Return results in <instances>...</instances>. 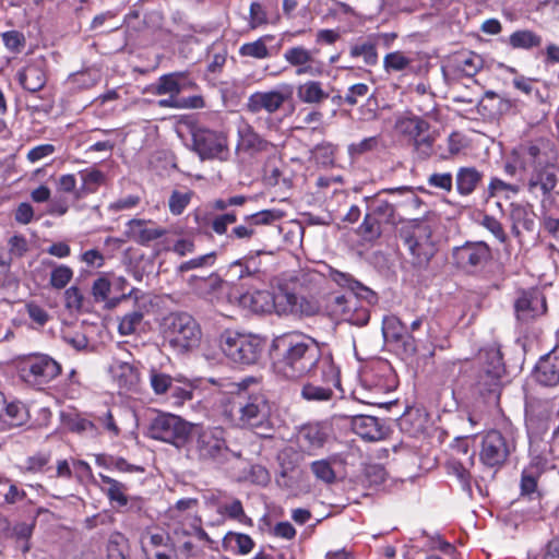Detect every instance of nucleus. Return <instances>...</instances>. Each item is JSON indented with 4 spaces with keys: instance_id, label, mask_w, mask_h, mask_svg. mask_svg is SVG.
Here are the masks:
<instances>
[{
    "instance_id": "f257e3e1",
    "label": "nucleus",
    "mask_w": 559,
    "mask_h": 559,
    "mask_svg": "<svg viewBox=\"0 0 559 559\" xmlns=\"http://www.w3.org/2000/svg\"><path fill=\"white\" fill-rule=\"evenodd\" d=\"M273 367L277 374L288 380H298L334 364L331 353H324L311 336L290 331L277 335L271 344Z\"/></svg>"
},
{
    "instance_id": "f03ea898",
    "label": "nucleus",
    "mask_w": 559,
    "mask_h": 559,
    "mask_svg": "<svg viewBox=\"0 0 559 559\" xmlns=\"http://www.w3.org/2000/svg\"><path fill=\"white\" fill-rule=\"evenodd\" d=\"M225 412L236 426L250 429L262 438L273 437L271 405L264 393H239L228 403Z\"/></svg>"
},
{
    "instance_id": "7ed1b4c3",
    "label": "nucleus",
    "mask_w": 559,
    "mask_h": 559,
    "mask_svg": "<svg viewBox=\"0 0 559 559\" xmlns=\"http://www.w3.org/2000/svg\"><path fill=\"white\" fill-rule=\"evenodd\" d=\"M558 148L548 135H531L521 140L510 152L503 171L515 177L520 171L558 165Z\"/></svg>"
},
{
    "instance_id": "20e7f679",
    "label": "nucleus",
    "mask_w": 559,
    "mask_h": 559,
    "mask_svg": "<svg viewBox=\"0 0 559 559\" xmlns=\"http://www.w3.org/2000/svg\"><path fill=\"white\" fill-rule=\"evenodd\" d=\"M190 439L193 442L194 450L200 461L223 465L230 460L241 457L240 452H236L228 447L226 430L223 427H202L193 425Z\"/></svg>"
},
{
    "instance_id": "39448f33",
    "label": "nucleus",
    "mask_w": 559,
    "mask_h": 559,
    "mask_svg": "<svg viewBox=\"0 0 559 559\" xmlns=\"http://www.w3.org/2000/svg\"><path fill=\"white\" fill-rule=\"evenodd\" d=\"M433 223L429 218H416L401 222L399 237L407 247L413 263L424 266L429 263L437 252L432 241Z\"/></svg>"
},
{
    "instance_id": "423d86ee",
    "label": "nucleus",
    "mask_w": 559,
    "mask_h": 559,
    "mask_svg": "<svg viewBox=\"0 0 559 559\" xmlns=\"http://www.w3.org/2000/svg\"><path fill=\"white\" fill-rule=\"evenodd\" d=\"M219 347L231 362L238 366H252L260 360L264 342L253 334L226 330L221 334Z\"/></svg>"
},
{
    "instance_id": "0eeeda50",
    "label": "nucleus",
    "mask_w": 559,
    "mask_h": 559,
    "mask_svg": "<svg viewBox=\"0 0 559 559\" xmlns=\"http://www.w3.org/2000/svg\"><path fill=\"white\" fill-rule=\"evenodd\" d=\"M163 336L175 350L186 353L199 345L202 332L191 314L171 312L164 318Z\"/></svg>"
},
{
    "instance_id": "6e6552de",
    "label": "nucleus",
    "mask_w": 559,
    "mask_h": 559,
    "mask_svg": "<svg viewBox=\"0 0 559 559\" xmlns=\"http://www.w3.org/2000/svg\"><path fill=\"white\" fill-rule=\"evenodd\" d=\"M62 365L45 353H31L17 359L20 378L28 385L44 389L62 373Z\"/></svg>"
},
{
    "instance_id": "1a4fd4ad",
    "label": "nucleus",
    "mask_w": 559,
    "mask_h": 559,
    "mask_svg": "<svg viewBox=\"0 0 559 559\" xmlns=\"http://www.w3.org/2000/svg\"><path fill=\"white\" fill-rule=\"evenodd\" d=\"M394 129L407 141L420 159H428L433 154L437 133L431 131L430 123L418 116L399 117Z\"/></svg>"
},
{
    "instance_id": "9d476101",
    "label": "nucleus",
    "mask_w": 559,
    "mask_h": 559,
    "mask_svg": "<svg viewBox=\"0 0 559 559\" xmlns=\"http://www.w3.org/2000/svg\"><path fill=\"white\" fill-rule=\"evenodd\" d=\"M193 431V424L170 413H158L147 426L146 436L180 449L187 444Z\"/></svg>"
},
{
    "instance_id": "9b49d317",
    "label": "nucleus",
    "mask_w": 559,
    "mask_h": 559,
    "mask_svg": "<svg viewBox=\"0 0 559 559\" xmlns=\"http://www.w3.org/2000/svg\"><path fill=\"white\" fill-rule=\"evenodd\" d=\"M300 396L308 402H328L334 395V389H341V370L336 364L323 365L316 372L307 374Z\"/></svg>"
},
{
    "instance_id": "f8f14e48",
    "label": "nucleus",
    "mask_w": 559,
    "mask_h": 559,
    "mask_svg": "<svg viewBox=\"0 0 559 559\" xmlns=\"http://www.w3.org/2000/svg\"><path fill=\"white\" fill-rule=\"evenodd\" d=\"M453 265L468 275L483 273L492 261V250L485 241H465L452 249Z\"/></svg>"
},
{
    "instance_id": "ddd939ff",
    "label": "nucleus",
    "mask_w": 559,
    "mask_h": 559,
    "mask_svg": "<svg viewBox=\"0 0 559 559\" xmlns=\"http://www.w3.org/2000/svg\"><path fill=\"white\" fill-rule=\"evenodd\" d=\"M192 150L202 159L225 162L229 158L228 136L225 132L207 128L192 131Z\"/></svg>"
},
{
    "instance_id": "4468645a",
    "label": "nucleus",
    "mask_w": 559,
    "mask_h": 559,
    "mask_svg": "<svg viewBox=\"0 0 559 559\" xmlns=\"http://www.w3.org/2000/svg\"><path fill=\"white\" fill-rule=\"evenodd\" d=\"M514 449L513 442L499 430L491 429L481 437L478 459L485 467L498 471L506 464Z\"/></svg>"
},
{
    "instance_id": "2eb2a0df",
    "label": "nucleus",
    "mask_w": 559,
    "mask_h": 559,
    "mask_svg": "<svg viewBox=\"0 0 559 559\" xmlns=\"http://www.w3.org/2000/svg\"><path fill=\"white\" fill-rule=\"evenodd\" d=\"M216 210L210 207L200 206L192 211L190 214L195 223V233L199 235L223 236L227 234L228 226L237 222V213L229 211L225 213H215Z\"/></svg>"
},
{
    "instance_id": "dca6fc26",
    "label": "nucleus",
    "mask_w": 559,
    "mask_h": 559,
    "mask_svg": "<svg viewBox=\"0 0 559 559\" xmlns=\"http://www.w3.org/2000/svg\"><path fill=\"white\" fill-rule=\"evenodd\" d=\"M318 304L310 298L299 296L288 284H281L275 290V312L280 316L295 314L311 317L318 313Z\"/></svg>"
},
{
    "instance_id": "f3484780",
    "label": "nucleus",
    "mask_w": 559,
    "mask_h": 559,
    "mask_svg": "<svg viewBox=\"0 0 559 559\" xmlns=\"http://www.w3.org/2000/svg\"><path fill=\"white\" fill-rule=\"evenodd\" d=\"M513 309L519 321H533L546 314L548 310L546 296L538 287L519 289L513 302Z\"/></svg>"
},
{
    "instance_id": "a211bd4d",
    "label": "nucleus",
    "mask_w": 559,
    "mask_h": 559,
    "mask_svg": "<svg viewBox=\"0 0 559 559\" xmlns=\"http://www.w3.org/2000/svg\"><path fill=\"white\" fill-rule=\"evenodd\" d=\"M382 333L386 343L393 345L396 350L406 357H413L418 350L417 340L407 331L402 320L390 314L383 318Z\"/></svg>"
},
{
    "instance_id": "6ab92c4d",
    "label": "nucleus",
    "mask_w": 559,
    "mask_h": 559,
    "mask_svg": "<svg viewBox=\"0 0 559 559\" xmlns=\"http://www.w3.org/2000/svg\"><path fill=\"white\" fill-rule=\"evenodd\" d=\"M282 217L283 212L275 209L247 214L243 216L242 223L233 227L227 237L231 240L250 241L255 237L259 227L271 226Z\"/></svg>"
},
{
    "instance_id": "aec40b11",
    "label": "nucleus",
    "mask_w": 559,
    "mask_h": 559,
    "mask_svg": "<svg viewBox=\"0 0 559 559\" xmlns=\"http://www.w3.org/2000/svg\"><path fill=\"white\" fill-rule=\"evenodd\" d=\"M556 168L557 166H544L520 171L518 175L522 177L523 187L530 194L546 199L551 195L558 183Z\"/></svg>"
},
{
    "instance_id": "412c9836",
    "label": "nucleus",
    "mask_w": 559,
    "mask_h": 559,
    "mask_svg": "<svg viewBox=\"0 0 559 559\" xmlns=\"http://www.w3.org/2000/svg\"><path fill=\"white\" fill-rule=\"evenodd\" d=\"M195 88H198V84L188 71H175L160 75L155 83L146 87V92L156 96L179 97L181 92Z\"/></svg>"
},
{
    "instance_id": "4be33fe9",
    "label": "nucleus",
    "mask_w": 559,
    "mask_h": 559,
    "mask_svg": "<svg viewBox=\"0 0 559 559\" xmlns=\"http://www.w3.org/2000/svg\"><path fill=\"white\" fill-rule=\"evenodd\" d=\"M141 547L146 559H173L175 546L168 533L147 530L141 536Z\"/></svg>"
},
{
    "instance_id": "5701e85b",
    "label": "nucleus",
    "mask_w": 559,
    "mask_h": 559,
    "mask_svg": "<svg viewBox=\"0 0 559 559\" xmlns=\"http://www.w3.org/2000/svg\"><path fill=\"white\" fill-rule=\"evenodd\" d=\"M285 61L296 68L297 75L319 76L323 73V63L316 60L311 50L304 46H294L285 50Z\"/></svg>"
},
{
    "instance_id": "b1692460",
    "label": "nucleus",
    "mask_w": 559,
    "mask_h": 559,
    "mask_svg": "<svg viewBox=\"0 0 559 559\" xmlns=\"http://www.w3.org/2000/svg\"><path fill=\"white\" fill-rule=\"evenodd\" d=\"M328 269V277L338 287L347 289L350 294H355L361 297L368 306L374 305L378 301L377 294L365 286L361 282L356 280L350 273L342 272L329 264H325Z\"/></svg>"
},
{
    "instance_id": "393cba45",
    "label": "nucleus",
    "mask_w": 559,
    "mask_h": 559,
    "mask_svg": "<svg viewBox=\"0 0 559 559\" xmlns=\"http://www.w3.org/2000/svg\"><path fill=\"white\" fill-rule=\"evenodd\" d=\"M148 224L154 223L142 218H132L126 224L124 236L140 246L147 247L152 241L167 234L166 228L148 227Z\"/></svg>"
},
{
    "instance_id": "a878e982",
    "label": "nucleus",
    "mask_w": 559,
    "mask_h": 559,
    "mask_svg": "<svg viewBox=\"0 0 559 559\" xmlns=\"http://www.w3.org/2000/svg\"><path fill=\"white\" fill-rule=\"evenodd\" d=\"M448 67L456 76H475L484 67L483 58L471 50H461L453 53Z\"/></svg>"
},
{
    "instance_id": "bb28decb",
    "label": "nucleus",
    "mask_w": 559,
    "mask_h": 559,
    "mask_svg": "<svg viewBox=\"0 0 559 559\" xmlns=\"http://www.w3.org/2000/svg\"><path fill=\"white\" fill-rule=\"evenodd\" d=\"M533 377L544 386H555L559 383V348L544 355L536 364Z\"/></svg>"
},
{
    "instance_id": "cd10ccee",
    "label": "nucleus",
    "mask_w": 559,
    "mask_h": 559,
    "mask_svg": "<svg viewBox=\"0 0 559 559\" xmlns=\"http://www.w3.org/2000/svg\"><path fill=\"white\" fill-rule=\"evenodd\" d=\"M286 98V95L280 91L255 92L249 96L247 108L252 114L261 110L273 114L284 105Z\"/></svg>"
},
{
    "instance_id": "c85d7f7f",
    "label": "nucleus",
    "mask_w": 559,
    "mask_h": 559,
    "mask_svg": "<svg viewBox=\"0 0 559 559\" xmlns=\"http://www.w3.org/2000/svg\"><path fill=\"white\" fill-rule=\"evenodd\" d=\"M536 213L530 204L511 203L510 219L512 222V233L519 237L522 231L532 233L536 227Z\"/></svg>"
},
{
    "instance_id": "c756f323",
    "label": "nucleus",
    "mask_w": 559,
    "mask_h": 559,
    "mask_svg": "<svg viewBox=\"0 0 559 559\" xmlns=\"http://www.w3.org/2000/svg\"><path fill=\"white\" fill-rule=\"evenodd\" d=\"M17 81L27 92L36 93L43 90L47 82L43 62L34 61L26 64L17 72Z\"/></svg>"
},
{
    "instance_id": "7c9ffc66",
    "label": "nucleus",
    "mask_w": 559,
    "mask_h": 559,
    "mask_svg": "<svg viewBox=\"0 0 559 559\" xmlns=\"http://www.w3.org/2000/svg\"><path fill=\"white\" fill-rule=\"evenodd\" d=\"M99 489L114 508H124L129 503L128 486L108 475L98 474Z\"/></svg>"
},
{
    "instance_id": "2f4dec72",
    "label": "nucleus",
    "mask_w": 559,
    "mask_h": 559,
    "mask_svg": "<svg viewBox=\"0 0 559 559\" xmlns=\"http://www.w3.org/2000/svg\"><path fill=\"white\" fill-rule=\"evenodd\" d=\"M111 370L120 391L124 393H135L139 391L141 376L136 366L130 362H118Z\"/></svg>"
},
{
    "instance_id": "473e14b6",
    "label": "nucleus",
    "mask_w": 559,
    "mask_h": 559,
    "mask_svg": "<svg viewBox=\"0 0 559 559\" xmlns=\"http://www.w3.org/2000/svg\"><path fill=\"white\" fill-rule=\"evenodd\" d=\"M326 437V432L320 424H306L298 431L297 442L302 451L311 453L324 445Z\"/></svg>"
},
{
    "instance_id": "72a5a7b5",
    "label": "nucleus",
    "mask_w": 559,
    "mask_h": 559,
    "mask_svg": "<svg viewBox=\"0 0 559 559\" xmlns=\"http://www.w3.org/2000/svg\"><path fill=\"white\" fill-rule=\"evenodd\" d=\"M484 174L476 167H460L455 176L456 191L462 197L471 195L481 183Z\"/></svg>"
},
{
    "instance_id": "f704fd0d",
    "label": "nucleus",
    "mask_w": 559,
    "mask_h": 559,
    "mask_svg": "<svg viewBox=\"0 0 559 559\" xmlns=\"http://www.w3.org/2000/svg\"><path fill=\"white\" fill-rule=\"evenodd\" d=\"M61 420L63 426L72 433L93 437V431H96L95 425L92 423L91 413H80L76 411L62 413Z\"/></svg>"
},
{
    "instance_id": "c9c22d12",
    "label": "nucleus",
    "mask_w": 559,
    "mask_h": 559,
    "mask_svg": "<svg viewBox=\"0 0 559 559\" xmlns=\"http://www.w3.org/2000/svg\"><path fill=\"white\" fill-rule=\"evenodd\" d=\"M352 427L356 435L366 440L376 441L383 437L382 427L374 416H356L353 418Z\"/></svg>"
},
{
    "instance_id": "e433bc0d",
    "label": "nucleus",
    "mask_w": 559,
    "mask_h": 559,
    "mask_svg": "<svg viewBox=\"0 0 559 559\" xmlns=\"http://www.w3.org/2000/svg\"><path fill=\"white\" fill-rule=\"evenodd\" d=\"M91 417L92 423L96 428V431H93V437L106 433L110 438H118L121 435V429L118 426L115 415L110 408L91 413Z\"/></svg>"
},
{
    "instance_id": "4c0bfd02",
    "label": "nucleus",
    "mask_w": 559,
    "mask_h": 559,
    "mask_svg": "<svg viewBox=\"0 0 559 559\" xmlns=\"http://www.w3.org/2000/svg\"><path fill=\"white\" fill-rule=\"evenodd\" d=\"M82 179L81 187L75 191V199H84L88 194L96 193L105 185L106 176L97 168H90L80 171Z\"/></svg>"
},
{
    "instance_id": "58836bf2",
    "label": "nucleus",
    "mask_w": 559,
    "mask_h": 559,
    "mask_svg": "<svg viewBox=\"0 0 559 559\" xmlns=\"http://www.w3.org/2000/svg\"><path fill=\"white\" fill-rule=\"evenodd\" d=\"M194 390L195 388L191 382L175 379L165 395V402L175 408L182 407L187 402L192 401Z\"/></svg>"
},
{
    "instance_id": "ea45409f",
    "label": "nucleus",
    "mask_w": 559,
    "mask_h": 559,
    "mask_svg": "<svg viewBox=\"0 0 559 559\" xmlns=\"http://www.w3.org/2000/svg\"><path fill=\"white\" fill-rule=\"evenodd\" d=\"M222 546L226 551L243 556L253 550L255 543L248 534L229 531L223 537Z\"/></svg>"
},
{
    "instance_id": "a19ab883",
    "label": "nucleus",
    "mask_w": 559,
    "mask_h": 559,
    "mask_svg": "<svg viewBox=\"0 0 559 559\" xmlns=\"http://www.w3.org/2000/svg\"><path fill=\"white\" fill-rule=\"evenodd\" d=\"M238 148L245 152H263L267 147V141L264 140L250 124H243L238 130Z\"/></svg>"
},
{
    "instance_id": "79ce46f5",
    "label": "nucleus",
    "mask_w": 559,
    "mask_h": 559,
    "mask_svg": "<svg viewBox=\"0 0 559 559\" xmlns=\"http://www.w3.org/2000/svg\"><path fill=\"white\" fill-rule=\"evenodd\" d=\"M297 98L305 104L318 105L329 98V93L324 91L319 81H307L297 87Z\"/></svg>"
},
{
    "instance_id": "37998d69",
    "label": "nucleus",
    "mask_w": 559,
    "mask_h": 559,
    "mask_svg": "<svg viewBox=\"0 0 559 559\" xmlns=\"http://www.w3.org/2000/svg\"><path fill=\"white\" fill-rule=\"evenodd\" d=\"M444 466L447 474L457 480L461 489L468 496V498H473V476L469 469L466 468L461 461L454 457L448 460Z\"/></svg>"
},
{
    "instance_id": "c03bdc74",
    "label": "nucleus",
    "mask_w": 559,
    "mask_h": 559,
    "mask_svg": "<svg viewBox=\"0 0 559 559\" xmlns=\"http://www.w3.org/2000/svg\"><path fill=\"white\" fill-rule=\"evenodd\" d=\"M243 300L249 302L250 309L255 313H271L275 311V292L269 290H254L251 294H246Z\"/></svg>"
},
{
    "instance_id": "a18cd8bd",
    "label": "nucleus",
    "mask_w": 559,
    "mask_h": 559,
    "mask_svg": "<svg viewBox=\"0 0 559 559\" xmlns=\"http://www.w3.org/2000/svg\"><path fill=\"white\" fill-rule=\"evenodd\" d=\"M274 39V35L265 34L253 41L242 44L239 47L238 53L240 57H250L253 59L270 58L272 53L269 50L266 44L273 41Z\"/></svg>"
},
{
    "instance_id": "49530a36",
    "label": "nucleus",
    "mask_w": 559,
    "mask_h": 559,
    "mask_svg": "<svg viewBox=\"0 0 559 559\" xmlns=\"http://www.w3.org/2000/svg\"><path fill=\"white\" fill-rule=\"evenodd\" d=\"M543 38L532 29H518L513 32L508 39V44L513 49L531 50L542 46Z\"/></svg>"
},
{
    "instance_id": "de8ad7c7",
    "label": "nucleus",
    "mask_w": 559,
    "mask_h": 559,
    "mask_svg": "<svg viewBox=\"0 0 559 559\" xmlns=\"http://www.w3.org/2000/svg\"><path fill=\"white\" fill-rule=\"evenodd\" d=\"M193 519H201L198 513H178V518L166 512V525L176 537H189L188 525H194Z\"/></svg>"
},
{
    "instance_id": "09e8293b",
    "label": "nucleus",
    "mask_w": 559,
    "mask_h": 559,
    "mask_svg": "<svg viewBox=\"0 0 559 559\" xmlns=\"http://www.w3.org/2000/svg\"><path fill=\"white\" fill-rule=\"evenodd\" d=\"M369 211L379 221L380 225L385 229L388 226L397 224L396 212L394 206L382 199H374L369 206Z\"/></svg>"
},
{
    "instance_id": "8fccbe9b",
    "label": "nucleus",
    "mask_w": 559,
    "mask_h": 559,
    "mask_svg": "<svg viewBox=\"0 0 559 559\" xmlns=\"http://www.w3.org/2000/svg\"><path fill=\"white\" fill-rule=\"evenodd\" d=\"M223 283L222 277L216 272H212L206 277L191 275L188 280L189 286L201 295H210L219 290Z\"/></svg>"
},
{
    "instance_id": "3c124183",
    "label": "nucleus",
    "mask_w": 559,
    "mask_h": 559,
    "mask_svg": "<svg viewBox=\"0 0 559 559\" xmlns=\"http://www.w3.org/2000/svg\"><path fill=\"white\" fill-rule=\"evenodd\" d=\"M28 418L27 407L23 403L14 401L7 402L0 419L8 424L9 427H20L26 424Z\"/></svg>"
},
{
    "instance_id": "603ef678",
    "label": "nucleus",
    "mask_w": 559,
    "mask_h": 559,
    "mask_svg": "<svg viewBox=\"0 0 559 559\" xmlns=\"http://www.w3.org/2000/svg\"><path fill=\"white\" fill-rule=\"evenodd\" d=\"M503 373L479 369L476 378V388L481 395L497 393L500 390Z\"/></svg>"
},
{
    "instance_id": "864d4df0",
    "label": "nucleus",
    "mask_w": 559,
    "mask_h": 559,
    "mask_svg": "<svg viewBox=\"0 0 559 559\" xmlns=\"http://www.w3.org/2000/svg\"><path fill=\"white\" fill-rule=\"evenodd\" d=\"M349 55L352 58L364 59V62L367 66H376L379 60L378 51H377V43L367 40V41H358L354 44L349 49Z\"/></svg>"
},
{
    "instance_id": "5fc2aeb1",
    "label": "nucleus",
    "mask_w": 559,
    "mask_h": 559,
    "mask_svg": "<svg viewBox=\"0 0 559 559\" xmlns=\"http://www.w3.org/2000/svg\"><path fill=\"white\" fill-rule=\"evenodd\" d=\"M0 37L7 51L13 56L21 55L26 48V37L17 29L2 32Z\"/></svg>"
},
{
    "instance_id": "6e6d98bb",
    "label": "nucleus",
    "mask_w": 559,
    "mask_h": 559,
    "mask_svg": "<svg viewBox=\"0 0 559 559\" xmlns=\"http://www.w3.org/2000/svg\"><path fill=\"white\" fill-rule=\"evenodd\" d=\"M481 367L485 370L506 373L503 356L500 348L491 346L484 349L480 354Z\"/></svg>"
},
{
    "instance_id": "4d7b16f0",
    "label": "nucleus",
    "mask_w": 559,
    "mask_h": 559,
    "mask_svg": "<svg viewBox=\"0 0 559 559\" xmlns=\"http://www.w3.org/2000/svg\"><path fill=\"white\" fill-rule=\"evenodd\" d=\"M159 107L164 108H192L200 109L205 106L204 98L201 95L189 97L168 96V98L158 100Z\"/></svg>"
},
{
    "instance_id": "13d9d810",
    "label": "nucleus",
    "mask_w": 559,
    "mask_h": 559,
    "mask_svg": "<svg viewBox=\"0 0 559 559\" xmlns=\"http://www.w3.org/2000/svg\"><path fill=\"white\" fill-rule=\"evenodd\" d=\"M413 59L403 51L395 50L389 52L383 58V69L386 73L403 72L411 67Z\"/></svg>"
},
{
    "instance_id": "bf43d9fd",
    "label": "nucleus",
    "mask_w": 559,
    "mask_h": 559,
    "mask_svg": "<svg viewBox=\"0 0 559 559\" xmlns=\"http://www.w3.org/2000/svg\"><path fill=\"white\" fill-rule=\"evenodd\" d=\"M357 296L355 294L350 295H331L328 300V308L335 317L340 319H344L347 313V309L352 306H355Z\"/></svg>"
},
{
    "instance_id": "052dcab7",
    "label": "nucleus",
    "mask_w": 559,
    "mask_h": 559,
    "mask_svg": "<svg viewBox=\"0 0 559 559\" xmlns=\"http://www.w3.org/2000/svg\"><path fill=\"white\" fill-rule=\"evenodd\" d=\"M218 513L226 515L230 520H235L242 525L253 526V521L245 512L242 502L239 499H234L230 503L221 506Z\"/></svg>"
},
{
    "instance_id": "680f3d73",
    "label": "nucleus",
    "mask_w": 559,
    "mask_h": 559,
    "mask_svg": "<svg viewBox=\"0 0 559 559\" xmlns=\"http://www.w3.org/2000/svg\"><path fill=\"white\" fill-rule=\"evenodd\" d=\"M194 195V191L192 190H174L168 199V207L169 212L175 215H181L188 205L191 203V200Z\"/></svg>"
},
{
    "instance_id": "e2e57ef3",
    "label": "nucleus",
    "mask_w": 559,
    "mask_h": 559,
    "mask_svg": "<svg viewBox=\"0 0 559 559\" xmlns=\"http://www.w3.org/2000/svg\"><path fill=\"white\" fill-rule=\"evenodd\" d=\"M362 301L365 300L357 296L355 306H352L349 310L347 309L343 320L357 326L366 325L370 320V310L361 304Z\"/></svg>"
},
{
    "instance_id": "0e129e2a",
    "label": "nucleus",
    "mask_w": 559,
    "mask_h": 559,
    "mask_svg": "<svg viewBox=\"0 0 559 559\" xmlns=\"http://www.w3.org/2000/svg\"><path fill=\"white\" fill-rule=\"evenodd\" d=\"M144 313L140 307L121 317L118 325L120 335L127 336L133 334L143 321Z\"/></svg>"
},
{
    "instance_id": "69168bd1",
    "label": "nucleus",
    "mask_w": 559,
    "mask_h": 559,
    "mask_svg": "<svg viewBox=\"0 0 559 559\" xmlns=\"http://www.w3.org/2000/svg\"><path fill=\"white\" fill-rule=\"evenodd\" d=\"M385 370H388V366L382 362H378L376 366H370L364 370L361 381L379 391H382L385 389L386 383L380 373Z\"/></svg>"
},
{
    "instance_id": "338daca9",
    "label": "nucleus",
    "mask_w": 559,
    "mask_h": 559,
    "mask_svg": "<svg viewBox=\"0 0 559 559\" xmlns=\"http://www.w3.org/2000/svg\"><path fill=\"white\" fill-rule=\"evenodd\" d=\"M384 228L380 225L379 221L372 215L370 211L365 215L361 225L359 226V234L367 241H373L382 235Z\"/></svg>"
},
{
    "instance_id": "774afa93",
    "label": "nucleus",
    "mask_w": 559,
    "mask_h": 559,
    "mask_svg": "<svg viewBox=\"0 0 559 559\" xmlns=\"http://www.w3.org/2000/svg\"><path fill=\"white\" fill-rule=\"evenodd\" d=\"M175 379L155 368L150 370V384L153 392L158 396H165Z\"/></svg>"
}]
</instances>
